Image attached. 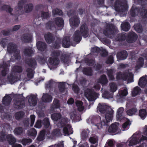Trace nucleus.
Wrapping results in <instances>:
<instances>
[{
    "label": "nucleus",
    "mask_w": 147,
    "mask_h": 147,
    "mask_svg": "<svg viewBox=\"0 0 147 147\" xmlns=\"http://www.w3.org/2000/svg\"><path fill=\"white\" fill-rule=\"evenodd\" d=\"M126 121L122 125L121 129L124 131L127 130L129 128V126L131 123L129 120L126 118H123Z\"/></svg>",
    "instance_id": "obj_21"
},
{
    "label": "nucleus",
    "mask_w": 147,
    "mask_h": 147,
    "mask_svg": "<svg viewBox=\"0 0 147 147\" xmlns=\"http://www.w3.org/2000/svg\"><path fill=\"white\" fill-rule=\"evenodd\" d=\"M55 23L56 24V28L58 30H61L63 26V21L62 18H57L55 20Z\"/></svg>",
    "instance_id": "obj_16"
},
{
    "label": "nucleus",
    "mask_w": 147,
    "mask_h": 147,
    "mask_svg": "<svg viewBox=\"0 0 147 147\" xmlns=\"http://www.w3.org/2000/svg\"><path fill=\"white\" fill-rule=\"evenodd\" d=\"M42 100L45 102H49L52 101V98L51 94L44 93L42 97Z\"/></svg>",
    "instance_id": "obj_20"
},
{
    "label": "nucleus",
    "mask_w": 147,
    "mask_h": 147,
    "mask_svg": "<svg viewBox=\"0 0 147 147\" xmlns=\"http://www.w3.org/2000/svg\"><path fill=\"white\" fill-rule=\"evenodd\" d=\"M113 71L111 69L108 70L107 71V75L110 78V79L111 80H113L114 79L113 76Z\"/></svg>",
    "instance_id": "obj_49"
},
{
    "label": "nucleus",
    "mask_w": 147,
    "mask_h": 147,
    "mask_svg": "<svg viewBox=\"0 0 147 147\" xmlns=\"http://www.w3.org/2000/svg\"><path fill=\"white\" fill-rule=\"evenodd\" d=\"M24 52L25 54L30 55L33 52V51L32 49H26Z\"/></svg>",
    "instance_id": "obj_60"
},
{
    "label": "nucleus",
    "mask_w": 147,
    "mask_h": 147,
    "mask_svg": "<svg viewBox=\"0 0 147 147\" xmlns=\"http://www.w3.org/2000/svg\"><path fill=\"white\" fill-rule=\"evenodd\" d=\"M33 8V5L32 4L26 5L24 7V10L26 12H28L31 11Z\"/></svg>",
    "instance_id": "obj_44"
},
{
    "label": "nucleus",
    "mask_w": 147,
    "mask_h": 147,
    "mask_svg": "<svg viewBox=\"0 0 147 147\" xmlns=\"http://www.w3.org/2000/svg\"><path fill=\"white\" fill-rule=\"evenodd\" d=\"M109 107H110L107 106H104L100 104H99L97 107V111L100 112L101 113H103L105 112V111L106 109L108 111H109Z\"/></svg>",
    "instance_id": "obj_27"
},
{
    "label": "nucleus",
    "mask_w": 147,
    "mask_h": 147,
    "mask_svg": "<svg viewBox=\"0 0 147 147\" xmlns=\"http://www.w3.org/2000/svg\"><path fill=\"white\" fill-rule=\"evenodd\" d=\"M144 63V59L142 58H139L136 61L135 65V68L136 69L140 68L142 67Z\"/></svg>",
    "instance_id": "obj_24"
},
{
    "label": "nucleus",
    "mask_w": 147,
    "mask_h": 147,
    "mask_svg": "<svg viewBox=\"0 0 147 147\" xmlns=\"http://www.w3.org/2000/svg\"><path fill=\"white\" fill-rule=\"evenodd\" d=\"M114 111L111 107H109V111L105 114V117L102 118L103 124H107L111 121L113 117Z\"/></svg>",
    "instance_id": "obj_8"
},
{
    "label": "nucleus",
    "mask_w": 147,
    "mask_h": 147,
    "mask_svg": "<svg viewBox=\"0 0 147 147\" xmlns=\"http://www.w3.org/2000/svg\"><path fill=\"white\" fill-rule=\"evenodd\" d=\"M113 62V58L112 56H110L108 60L106 61V63L108 64H112Z\"/></svg>",
    "instance_id": "obj_63"
},
{
    "label": "nucleus",
    "mask_w": 147,
    "mask_h": 147,
    "mask_svg": "<svg viewBox=\"0 0 147 147\" xmlns=\"http://www.w3.org/2000/svg\"><path fill=\"white\" fill-rule=\"evenodd\" d=\"M53 111H57L59 112L61 111L60 108V104L59 100L55 99L53 101V105L51 107L50 112L53 113Z\"/></svg>",
    "instance_id": "obj_15"
},
{
    "label": "nucleus",
    "mask_w": 147,
    "mask_h": 147,
    "mask_svg": "<svg viewBox=\"0 0 147 147\" xmlns=\"http://www.w3.org/2000/svg\"><path fill=\"white\" fill-rule=\"evenodd\" d=\"M83 72L84 74L87 75L91 76L92 74V70L90 68L84 69L83 70Z\"/></svg>",
    "instance_id": "obj_48"
},
{
    "label": "nucleus",
    "mask_w": 147,
    "mask_h": 147,
    "mask_svg": "<svg viewBox=\"0 0 147 147\" xmlns=\"http://www.w3.org/2000/svg\"><path fill=\"white\" fill-rule=\"evenodd\" d=\"M137 111V109L135 108H134L127 111V113L128 115L131 116L135 114Z\"/></svg>",
    "instance_id": "obj_40"
},
{
    "label": "nucleus",
    "mask_w": 147,
    "mask_h": 147,
    "mask_svg": "<svg viewBox=\"0 0 147 147\" xmlns=\"http://www.w3.org/2000/svg\"><path fill=\"white\" fill-rule=\"evenodd\" d=\"M54 15L58 14L60 15L62 14V11L57 9H56L53 10L52 11Z\"/></svg>",
    "instance_id": "obj_55"
},
{
    "label": "nucleus",
    "mask_w": 147,
    "mask_h": 147,
    "mask_svg": "<svg viewBox=\"0 0 147 147\" xmlns=\"http://www.w3.org/2000/svg\"><path fill=\"white\" fill-rule=\"evenodd\" d=\"M62 53L60 52H55L53 53V56L50 57L49 59V65H51L54 68L59 64V60L57 59L59 58H61V61L65 64H67L68 61L64 55L60 57Z\"/></svg>",
    "instance_id": "obj_3"
},
{
    "label": "nucleus",
    "mask_w": 147,
    "mask_h": 147,
    "mask_svg": "<svg viewBox=\"0 0 147 147\" xmlns=\"http://www.w3.org/2000/svg\"><path fill=\"white\" fill-rule=\"evenodd\" d=\"M117 58L118 60H123L126 59L127 56V54L125 51H123L118 53L117 54Z\"/></svg>",
    "instance_id": "obj_19"
},
{
    "label": "nucleus",
    "mask_w": 147,
    "mask_h": 147,
    "mask_svg": "<svg viewBox=\"0 0 147 147\" xmlns=\"http://www.w3.org/2000/svg\"><path fill=\"white\" fill-rule=\"evenodd\" d=\"M67 85H68V84L64 82L60 83L59 86L60 91L61 92H62V91L64 90H65V87Z\"/></svg>",
    "instance_id": "obj_42"
},
{
    "label": "nucleus",
    "mask_w": 147,
    "mask_h": 147,
    "mask_svg": "<svg viewBox=\"0 0 147 147\" xmlns=\"http://www.w3.org/2000/svg\"><path fill=\"white\" fill-rule=\"evenodd\" d=\"M127 89L126 88H125L123 90H121L119 92V94L123 96H126L128 94V92L127 90Z\"/></svg>",
    "instance_id": "obj_50"
},
{
    "label": "nucleus",
    "mask_w": 147,
    "mask_h": 147,
    "mask_svg": "<svg viewBox=\"0 0 147 147\" xmlns=\"http://www.w3.org/2000/svg\"><path fill=\"white\" fill-rule=\"evenodd\" d=\"M71 17L69 20L70 24L72 27L77 26L80 23V21L77 16L74 15L73 13H71Z\"/></svg>",
    "instance_id": "obj_14"
},
{
    "label": "nucleus",
    "mask_w": 147,
    "mask_h": 147,
    "mask_svg": "<svg viewBox=\"0 0 147 147\" xmlns=\"http://www.w3.org/2000/svg\"><path fill=\"white\" fill-rule=\"evenodd\" d=\"M139 115L141 118L144 119L147 115V112L145 109H141L139 111Z\"/></svg>",
    "instance_id": "obj_35"
},
{
    "label": "nucleus",
    "mask_w": 147,
    "mask_h": 147,
    "mask_svg": "<svg viewBox=\"0 0 147 147\" xmlns=\"http://www.w3.org/2000/svg\"><path fill=\"white\" fill-rule=\"evenodd\" d=\"M126 33L119 34L118 36L116 38L117 41H121L125 39L126 38Z\"/></svg>",
    "instance_id": "obj_46"
},
{
    "label": "nucleus",
    "mask_w": 147,
    "mask_h": 147,
    "mask_svg": "<svg viewBox=\"0 0 147 147\" xmlns=\"http://www.w3.org/2000/svg\"><path fill=\"white\" fill-rule=\"evenodd\" d=\"M113 7L116 11L120 12H125L127 9L126 4L123 6L121 5L119 2H117Z\"/></svg>",
    "instance_id": "obj_13"
},
{
    "label": "nucleus",
    "mask_w": 147,
    "mask_h": 147,
    "mask_svg": "<svg viewBox=\"0 0 147 147\" xmlns=\"http://www.w3.org/2000/svg\"><path fill=\"white\" fill-rule=\"evenodd\" d=\"M27 134L29 136L35 137L37 134V132L34 128H32L28 131Z\"/></svg>",
    "instance_id": "obj_38"
},
{
    "label": "nucleus",
    "mask_w": 147,
    "mask_h": 147,
    "mask_svg": "<svg viewBox=\"0 0 147 147\" xmlns=\"http://www.w3.org/2000/svg\"><path fill=\"white\" fill-rule=\"evenodd\" d=\"M89 131L87 129L84 130L82 132L81 137L82 139H85L87 138L89 133Z\"/></svg>",
    "instance_id": "obj_39"
},
{
    "label": "nucleus",
    "mask_w": 147,
    "mask_h": 147,
    "mask_svg": "<svg viewBox=\"0 0 147 147\" xmlns=\"http://www.w3.org/2000/svg\"><path fill=\"white\" fill-rule=\"evenodd\" d=\"M45 134V131L44 130H42L40 132L39 135L37 138L38 140L40 141L43 140L44 136Z\"/></svg>",
    "instance_id": "obj_47"
},
{
    "label": "nucleus",
    "mask_w": 147,
    "mask_h": 147,
    "mask_svg": "<svg viewBox=\"0 0 147 147\" xmlns=\"http://www.w3.org/2000/svg\"><path fill=\"white\" fill-rule=\"evenodd\" d=\"M147 84V80L146 78L142 77L140 79L138 85L140 86L142 88H144Z\"/></svg>",
    "instance_id": "obj_26"
},
{
    "label": "nucleus",
    "mask_w": 147,
    "mask_h": 147,
    "mask_svg": "<svg viewBox=\"0 0 147 147\" xmlns=\"http://www.w3.org/2000/svg\"><path fill=\"white\" fill-rule=\"evenodd\" d=\"M8 141L10 144H13L16 142L15 139L11 135H9L6 136Z\"/></svg>",
    "instance_id": "obj_37"
},
{
    "label": "nucleus",
    "mask_w": 147,
    "mask_h": 147,
    "mask_svg": "<svg viewBox=\"0 0 147 147\" xmlns=\"http://www.w3.org/2000/svg\"><path fill=\"white\" fill-rule=\"evenodd\" d=\"M117 86L115 84L112 82L109 84V91L111 93L105 91L102 94V97L105 98L109 99L113 97V93L117 90Z\"/></svg>",
    "instance_id": "obj_6"
},
{
    "label": "nucleus",
    "mask_w": 147,
    "mask_h": 147,
    "mask_svg": "<svg viewBox=\"0 0 147 147\" xmlns=\"http://www.w3.org/2000/svg\"><path fill=\"white\" fill-rule=\"evenodd\" d=\"M84 95L89 101H93L98 97L99 94L93 92L91 89H87L85 91Z\"/></svg>",
    "instance_id": "obj_9"
},
{
    "label": "nucleus",
    "mask_w": 147,
    "mask_h": 147,
    "mask_svg": "<svg viewBox=\"0 0 147 147\" xmlns=\"http://www.w3.org/2000/svg\"><path fill=\"white\" fill-rule=\"evenodd\" d=\"M27 77L28 79L26 80L24 79L23 81L25 82L26 81L30 80L33 77L34 71L30 69H28L27 70Z\"/></svg>",
    "instance_id": "obj_28"
},
{
    "label": "nucleus",
    "mask_w": 147,
    "mask_h": 147,
    "mask_svg": "<svg viewBox=\"0 0 147 147\" xmlns=\"http://www.w3.org/2000/svg\"><path fill=\"white\" fill-rule=\"evenodd\" d=\"M28 102L30 106H34L36 104V97L34 95L28 96Z\"/></svg>",
    "instance_id": "obj_22"
},
{
    "label": "nucleus",
    "mask_w": 147,
    "mask_h": 147,
    "mask_svg": "<svg viewBox=\"0 0 147 147\" xmlns=\"http://www.w3.org/2000/svg\"><path fill=\"white\" fill-rule=\"evenodd\" d=\"M73 89L75 92L77 93L78 92L79 90V88L78 87V86L75 84L73 85Z\"/></svg>",
    "instance_id": "obj_64"
},
{
    "label": "nucleus",
    "mask_w": 147,
    "mask_h": 147,
    "mask_svg": "<svg viewBox=\"0 0 147 147\" xmlns=\"http://www.w3.org/2000/svg\"><path fill=\"white\" fill-rule=\"evenodd\" d=\"M28 64L30 66L34 68L36 66V63L35 60L32 59L30 61Z\"/></svg>",
    "instance_id": "obj_58"
},
{
    "label": "nucleus",
    "mask_w": 147,
    "mask_h": 147,
    "mask_svg": "<svg viewBox=\"0 0 147 147\" xmlns=\"http://www.w3.org/2000/svg\"><path fill=\"white\" fill-rule=\"evenodd\" d=\"M22 68L20 66H15L13 67L12 73L7 78L10 84H13L20 80V73L22 72Z\"/></svg>",
    "instance_id": "obj_4"
},
{
    "label": "nucleus",
    "mask_w": 147,
    "mask_h": 147,
    "mask_svg": "<svg viewBox=\"0 0 147 147\" xmlns=\"http://www.w3.org/2000/svg\"><path fill=\"white\" fill-rule=\"evenodd\" d=\"M16 105V106L15 107L17 109H22L24 106V101H22L21 102H17Z\"/></svg>",
    "instance_id": "obj_51"
},
{
    "label": "nucleus",
    "mask_w": 147,
    "mask_h": 147,
    "mask_svg": "<svg viewBox=\"0 0 147 147\" xmlns=\"http://www.w3.org/2000/svg\"><path fill=\"white\" fill-rule=\"evenodd\" d=\"M124 110V108L122 107H120L117 110L116 117L118 120L121 121L123 118L122 114Z\"/></svg>",
    "instance_id": "obj_25"
},
{
    "label": "nucleus",
    "mask_w": 147,
    "mask_h": 147,
    "mask_svg": "<svg viewBox=\"0 0 147 147\" xmlns=\"http://www.w3.org/2000/svg\"><path fill=\"white\" fill-rule=\"evenodd\" d=\"M43 123L46 128H47L49 127V123L48 118H45L43 120Z\"/></svg>",
    "instance_id": "obj_54"
},
{
    "label": "nucleus",
    "mask_w": 147,
    "mask_h": 147,
    "mask_svg": "<svg viewBox=\"0 0 147 147\" xmlns=\"http://www.w3.org/2000/svg\"><path fill=\"white\" fill-rule=\"evenodd\" d=\"M127 37L129 38V40H128V42L130 43L133 42L138 37L133 32H131L127 36Z\"/></svg>",
    "instance_id": "obj_23"
},
{
    "label": "nucleus",
    "mask_w": 147,
    "mask_h": 147,
    "mask_svg": "<svg viewBox=\"0 0 147 147\" xmlns=\"http://www.w3.org/2000/svg\"><path fill=\"white\" fill-rule=\"evenodd\" d=\"M9 66V64L6 65L4 63L3 65L0 67V70L1 72H0V79L1 78V75L2 76H5L6 75L7 72L8 71V67Z\"/></svg>",
    "instance_id": "obj_18"
},
{
    "label": "nucleus",
    "mask_w": 147,
    "mask_h": 147,
    "mask_svg": "<svg viewBox=\"0 0 147 147\" xmlns=\"http://www.w3.org/2000/svg\"><path fill=\"white\" fill-rule=\"evenodd\" d=\"M88 30L87 26L86 24L82 25L80 28V32L79 30L76 31L73 36V40L76 42H79L81 39V34L82 36L86 38L88 36Z\"/></svg>",
    "instance_id": "obj_5"
},
{
    "label": "nucleus",
    "mask_w": 147,
    "mask_h": 147,
    "mask_svg": "<svg viewBox=\"0 0 147 147\" xmlns=\"http://www.w3.org/2000/svg\"><path fill=\"white\" fill-rule=\"evenodd\" d=\"M51 116L54 123L56 124L58 127H63V133L65 136H68L73 134V131L69 124V120L65 118H60L61 115L57 113L52 114Z\"/></svg>",
    "instance_id": "obj_1"
},
{
    "label": "nucleus",
    "mask_w": 147,
    "mask_h": 147,
    "mask_svg": "<svg viewBox=\"0 0 147 147\" xmlns=\"http://www.w3.org/2000/svg\"><path fill=\"white\" fill-rule=\"evenodd\" d=\"M35 127L37 128H40L41 127V120H38L35 125Z\"/></svg>",
    "instance_id": "obj_62"
},
{
    "label": "nucleus",
    "mask_w": 147,
    "mask_h": 147,
    "mask_svg": "<svg viewBox=\"0 0 147 147\" xmlns=\"http://www.w3.org/2000/svg\"><path fill=\"white\" fill-rule=\"evenodd\" d=\"M30 126H33L35 120V116L34 115H32L30 116Z\"/></svg>",
    "instance_id": "obj_59"
},
{
    "label": "nucleus",
    "mask_w": 147,
    "mask_h": 147,
    "mask_svg": "<svg viewBox=\"0 0 147 147\" xmlns=\"http://www.w3.org/2000/svg\"><path fill=\"white\" fill-rule=\"evenodd\" d=\"M32 37L31 35L26 34L22 38V40L23 42H29L32 41Z\"/></svg>",
    "instance_id": "obj_30"
},
{
    "label": "nucleus",
    "mask_w": 147,
    "mask_h": 147,
    "mask_svg": "<svg viewBox=\"0 0 147 147\" xmlns=\"http://www.w3.org/2000/svg\"><path fill=\"white\" fill-rule=\"evenodd\" d=\"M11 100V98L9 95L5 96L4 97L3 100V103L4 105H8Z\"/></svg>",
    "instance_id": "obj_33"
},
{
    "label": "nucleus",
    "mask_w": 147,
    "mask_h": 147,
    "mask_svg": "<svg viewBox=\"0 0 147 147\" xmlns=\"http://www.w3.org/2000/svg\"><path fill=\"white\" fill-rule=\"evenodd\" d=\"M23 115V112H17L16 113L15 116L16 119H18L22 117Z\"/></svg>",
    "instance_id": "obj_57"
},
{
    "label": "nucleus",
    "mask_w": 147,
    "mask_h": 147,
    "mask_svg": "<svg viewBox=\"0 0 147 147\" xmlns=\"http://www.w3.org/2000/svg\"><path fill=\"white\" fill-rule=\"evenodd\" d=\"M117 79H122L125 80H127L128 83H130L133 82V76L131 73L127 72L123 75L121 73L117 74L116 76Z\"/></svg>",
    "instance_id": "obj_7"
},
{
    "label": "nucleus",
    "mask_w": 147,
    "mask_h": 147,
    "mask_svg": "<svg viewBox=\"0 0 147 147\" xmlns=\"http://www.w3.org/2000/svg\"><path fill=\"white\" fill-rule=\"evenodd\" d=\"M23 132V129L21 127L16 128L14 131L15 134L16 135H20Z\"/></svg>",
    "instance_id": "obj_52"
},
{
    "label": "nucleus",
    "mask_w": 147,
    "mask_h": 147,
    "mask_svg": "<svg viewBox=\"0 0 147 147\" xmlns=\"http://www.w3.org/2000/svg\"><path fill=\"white\" fill-rule=\"evenodd\" d=\"M7 42V40L6 39L3 38L1 40L0 44L3 47H4L5 46L6 43Z\"/></svg>",
    "instance_id": "obj_61"
},
{
    "label": "nucleus",
    "mask_w": 147,
    "mask_h": 147,
    "mask_svg": "<svg viewBox=\"0 0 147 147\" xmlns=\"http://www.w3.org/2000/svg\"><path fill=\"white\" fill-rule=\"evenodd\" d=\"M89 142L92 144H95L98 142V138L96 136L91 137L89 139Z\"/></svg>",
    "instance_id": "obj_43"
},
{
    "label": "nucleus",
    "mask_w": 147,
    "mask_h": 147,
    "mask_svg": "<svg viewBox=\"0 0 147 147\" xmlns=\"http://www.w3.org/2000/svg\"><path fill=\"white\" fill-rule=\"evenodd\" d=\"M108 82L106 76L102 75L97 80V83L94 85V87L96 89L99 90L100 88V85L99 83L101 84L103 86L107 84Z\"/></svg>",
    "instance_id": "obj_12"
},
{
    "label": "nucleus",
    "mask_w": 147,
    "mask_h": 147,
    "mask_svg": "<svg viewBox=\"0 0 147 147\" xmlns=\"http://www.w3.org/2000/svg\"><path fill=\"white\" fill-rule=\"evenodd\" d=\"M134 27L135 30L138 32L140 33L142 32L141 26L140 24H136Z\"/></svg>",
    "instance_id": "obj_45"
},
{
    "label": "nucleus",
    "mask_w": 147,
    "mask_h": 147,
    "mask_svg": "<svg viewBox=\"0 0 147 147\" xmlns=\"http://www.w3.org/2000/svg\"><path fill=\"white\" fill-rule=\"evenodd\" d=\"M36 46L38 49L41 51H44L46 48L45 44L42 42H37Z\"/></svg>",
    "instance_id": "obj_29"
},
{
    "label": "nucleus",
    "mask_w": 147,
    "mask_h": 147,
    "mask_svg": "<svg viewBox=\"0 0 147 147\" xmlns=\"http://www.w3.org/2000/svg\"><path fill=\"white\" fill-rule=\"evenodd\" d=\"M63 46L65 48H68L69 47V37H67L64 38L63 40Z\"/></svg>",
    "instance_id": "obj_32"
},
{
    "label": "nucleus",
    "mask_w": 147,
    "mask_h": 147,
    "mask_svg": "<svg viewBox=\"0 0 147 147\" xmlns=\"http://www.w3.org/2000/svg\"><path fill=\"white\" fill-rule=\"evenodd\" d=\"M141 91L139 87H135L132 92V94L133 97L136 96L137 94H138Z\"/></svg>",
    "instance_id": "obj_41"
},
{
    "label": "nucleus",
    "mask_w": 147,
    "mask_h": 147,
    "mask_svg": "<svg viewBox=\"0 0 147 147\" xmlns=\"http://www.w3.org/2000/svg\"><path fill=\"white\" fill-rule=\"evenodd\" d=\"M147 125L143 129V132L137 131L127 141L126 144L129 146L136 145L144 140H147Z\"/></svg>",
    "instance_id": "obj_2"
},
{
    "label": "nucleus",
    "mask_w": 147,
    "mask_h": 147,
    "mask_svg": "<svg viewBox=\"0 0 147 147\" xmlns=\"http://www.w3.org/2000/svg\"><path fill=\"white\" fill-rule=\"evenodd\" d=\"M119 124L117 122H115L112 124L109 127L108 131L111 134H116L120 132L119 129Z\"/></svg>",
    "instance_id": "obj_11"
},
{
    "label": "nucleus",
    "mask_w": 147,
    "mask_h": 147,
    "mask_svg": "<svg viewBox=\"0 0 147 147\" xmlns=\"http://www.w3.org/2000/svg\"><path fill=\"white\" fill-rule=\"evenodd\" d=\"M76 105L78 110L79 111H83L84 110V107L83 103L80 101H77L76 102Z\"/></svg>",
    "instance_id": "obj_31"
},
{
    "label": "nucleus",
    "mask_w": 147,
    "mask_h": 147,
    "mask_svg": "<svg viewBox=\"0 0 147 147\" xmlns=\"http://www.w3.org/2000/svg\"><path fill=\"white\" fill-rule=\"evenodd\" d=\"M101 120L100 117L97 115L96 116H90L88 119L87 120V122L88 124H92L95 123Z\"/></svg>",
    "instance_id": "obj_17"
},
{
    "label": "nucleus",
    "mask_w": 147,
    "mask_h": 147,
    "mask_svg": "<svg viewBox=\"0 0 147 147\" xmlns=\"http://www.w3.org/2000/svg\"><path fill=\"white\" fill-rule=\"evenodd\" d=\"M1 9L2 10H5L9 12H11L12 10V9L9 6L6 5H4Z\"/></svg>",
    "instance_id": "obj_56"
},
{
    "label": "nucleus",
    "mask_w": 147,
    "mask_h": 147,
    "mask_svg": "<svg viewBox=\"0 0 147 147\" xmlns=\"http://www.w3.org/2000/svg\"><path fill=\"white\" fill-rule=\"evenodd\" d=\"M32 142V140L30 139H24L22 141V142L24 145H25L26 144H29Z\"/></svg>",
    "instance_id": "obj_53"
},
{
    "label": "nucleus",
    "mask_w": 147,
    "mask_h": 147,
    "mask_svg": "<svg viewBox=\"0 0 147 147\" xmlns=\"http://www.w3.org/2000/svg\"><path fill=\"white\" fill-rule=\"evenodd\" d=\"M45 38L47 42L51 43L53 40V37L52 34L51 33H48L46 34L45 36Z\"/></svg>",
    "instance_id": "obj_36"
},
{
    "label": "nucleus",
    "mask_w": 147,
    "mask_h": 147,
    "mask_svg": "<svg viewBox=\"0 0 147 147\" xmlns=\"http://www.w3.org/2000/svg\"><path fill=\"white\" fill-rule=\"evenodd\" d=\"M7 51L9 53H14L15 57L16 59H18L20 58L19 55V51L16 49V46L12 43H10L8 46Z\"/></svg>",
    "instance_id": "obj_10"
},
{
    "label": "nucleus",
    "mask_w": 147,
    "mask_h": 147,
    "mask_svg": "<svg viewBox=\"0 0 147 147\" xmlns=\"http://www.w3.org/2000/svg\"><path fill=\"white\" fill-rule=\"evenodd\" d=\"M121 27L123 30L127 31L129 29L130 25L127 22H125L121 24Z\"/></svg>",
    "instance_id": "obj_34"
}]
</instances>
